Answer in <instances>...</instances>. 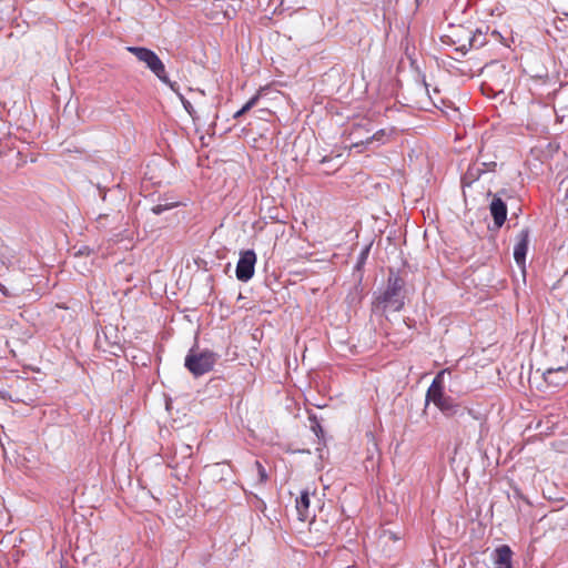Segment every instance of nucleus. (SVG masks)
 Segmentation results:
<instances>
[{
	"label": "nucleus",
	"instance_id": "nucleus-1",
	"mask_svg": "<svg viewBox=\"0 0 568 568\" xmlns=\"http://www.w3.org/2000/svg\"><path fill=\"white\" fill-rule=\"evenodd\" d=\"M404 286L405 281L399 275L392 273L388 276L385 291L381 293L374 302L375 310L382 312H399L405 304Z\"/></svg>",
	"mask_w": 568,
	"mask_h": 568
},
{
	"label": "nucleus",
	"instance_id": "nucleus-2",
	"mask_svg": "<svg viewBox=\"0 0 568 568\" xmlns=\"http://www.w3.org/2000/svg\"><path fill=\"white\" fill-rule=\"evenodd\" d=\"M219 359V355L210 349L199 351L192 347L185 356L184 366L194 376L210 373Z\"/></svg>",
	"mask_w": 568,
	"mask_h": 568
},
{
	"label": "nucleus",
	"instance_id": "nucleus-3",
	"mask_svg": "<svg viewBox=\"0 0 568 568\" xmlns=\"http://www.w3.org/2000/svg\"><path fill=\"white\" fill-rule=\"evenodd\" d=\"M129 52L134 54L136 59L145 64V67L164 84H168L172 90H175V82H171L165 65L158 57V54L144 47H128Z\"/></svg>",
	"mask_w": 568,
	"mask_h": 568
},
{
	"label": "nucleus",
	"instance_id": "nucleus-4",
	"mask_svg": "<svg viewBox=\"0 0 568 568\" xmlns=\"http://www.w3.org/2000/svg\"><path fill=\"white\" fill-rule=\"evenodd\" d=\"M256 254L253 250L241 252L240 258L236 264V278L241 282L250 281L255 271Z\"/></svg>",
	"mask_w": 568,
	"mask_h": 568
},
{
	"label": "nucleus",
	"instance_id": "nucleus-5",
	"mask_svg": "<svg viewBox=\"0 0 568 568\" xmlns=\"http://www.w3.org/2000/svg\"><path fill=\"white\" fill-rule=\"evenodd\" d=\"M530 239V231L528 227L523 229L517 237H516V244L514 246V258L516 264L519 267H525L526 264V255L528 251V244Z\"/></svg>",
	"mask_w": 568,
	"mask_h": 568
},
{
	"label": "nucleus",
	"instance_id": "nucleus-6",
	"mask_svg": "<svg viewBox=\"0 0 568 568\" xmlns=\"http://www.w3.org/2000/svg\"><path fill=\"white\" fill-rule=\"evenodd\" d=\"M545 382L555 387L561 386L568 382V365L558 367H548L544 371Z\"/></svg>",
	"mask_w": 568,
	"mask_h": 568
},
{
	"label": "nucleus",
	"instance_id": "nucleus-7",
	"mask_svg": "<svg viewBox=\"0 0 568 568\" xmlns=\"http://www.w3.org/2000/svg\"><path fill=\"white\" fill-rule=\"evenodd\" d=\"M513 550L507 545L497 547L491 554L494 568H513Z\"/></svg>",
	"mask_w": 568,
	"mask_h": 568
},
{
	"label": "nucleus",
	"instance_id": "nucleus-8",
	"mask_svg": "<svg viewBox=\"0 0 568 568\" xmlns=\"http://www.w3.org/2000/svg\"><path fill=\"white\" fill-rule=\"evenodd\" d=\"M295 509L297 518L301 521H306L310 518H314L315 514L311 511V494L308 490H303L300 497L295 500Z\"/></svg>",
	"mask_w": 568,
	"mask_h": 568
},
{
	"label": "nucleus",
	"instance_id": "nucleus-9",
	"mask_svg": "<svg viewBox=\"0 0 568 568\" xmlns=\"http://www.w3.org/2000/svg\"><path fill=\"white\" fill-rule=\"evenodd\" d=\"M490 214L494 219L495 226L501 227L507 217V205L500 196L494 195L489 205Z\"/></svg>",
	"mask_w": 568,
	"mask_h": 568
},
{
	"label": "nucleus",
	"instance_id": "nucleus-10",
	"mask_svg": "<svg viewBox=\"0 0 568 568\" xmlns=\"http://www.w3.org/2000/svg\"><path fill=\"white\" fill-rule=\"evenodd\" d=\"M438 409L446 416L453 417L457 415L464 414V408L460 406L456 399L453 397L445 395L436 405Z\"/></svg>",
	"mask_w": 568,
	"mask_h": 568
},
{
	"label": "nucleus",
	"instance_id": "nucleus-11",
	"mask_svg": "<svg viewBox=\"0 0 568 568\" xmlns=\"http://www.w3.org/2000/svg\"><path fill=\"white\" fill-rule=\"evenodd\" d=\"M483 173H485V170L480 168L479 163H474L465 173L464 181L467 183H473L477 181Z\"/></svg>",
	"mask_w": 568,
	"mask_h": 568
},
{
	"label": "nucleus",
	"instance_id": "nucleus-12",
	"mask_svg": "<svg viewBox=\"0 0 568 568\" xmlns=\"http://www.w3.org/2000/svg\"><path fill=\"white\" fill-rule=\"evenodd\" d=\"M390 133L392 132H388L385 129L378 130L371 138H368L365 141V143L366 144H372V143L376 142L377 145L385 144L389 140Z\"/></svg>",
	"mask_w": 568,
	"mask_h": 568
},
{
	"label": "nucleus",
	"instance_id": "nucleus-13",
	"mask_svg": "<svg viewBox=\"0 0 568 568\" xmlns=\"http://www.w3.org/2000/svg\"><path fill=\"white\" fill-rule=\"evenodd\" d=\"M444 396V387L429 386L426 393V402H433L437 405Z\"/></svg>",
	"mask_w": 568,
	"mask_h": 568
},
{
	"label": "nucleus",
	"instance_id": "nucleus-14",
	"mask_svg": "<svg viewBox=\"0 0 568 568\" xmlns=\"http://www.w3.org/2000/svg\"><path fill=\"white\" fill-rule=\"evenodd\" d=\"M486 43V36L481 30L477 29L475 32H471L469 37V48L479 49Z\"/></svg>",
	"mask_w": 568,
	"mask_h": 568
},
{
	"label": "nucleus",
	"instance_id": "nucleus-15",
	"mask_svg": "<svg viewBox=\"0 0 568 568\" xmlns=\"http://www.w3.org/2000/svg\"><path fill=\"white\" fill-rule=\"evenodd\" d=\"M173 91H174V92H176V94H178V97H179V99H180V101H181V103H182L183 108L185 109V111H186V112L192 116V119H193V120H195V119H196V118H195V113H196V112H195V110H194V108H193L192 103H191L187 99H185V98H184V95H183L182 93H180V92L178 91V88H176V87H175V90H173Z\"/></svg>",
	"mask_w": 568,
	"mask_h": 568
},
{
	"label": "nucleus",
	"instance_id": "nucleus-16",
	"mask_svg": "<svg viewBox=\"0 0 568 568\" xmlns=\"http://www.w3.org/2000/svg\"><path fill=\"white\" fill-rule=\"evenodd\" d=\"M445 374H450V372L448 369H442L436 376L435 378L433 379L430 386H436V387H444V376Z\"/></svg>",
	"mask_w": 568,
	"mask_h": 568
},
{
	"label": "nucleus",
	"instance_id": "nucleus-17",
	"mask_svg": "<svg viewBox=\"0 0 568 568\" xmlns=\"http://www.w3.org/2000/svg\"><path fill=\"white\" fill-rule=\"evenodd\" d=\"M254 465L257 469L260 483L261 484L265 483L267 480V473H266L264 466L258 460H255Z\"/></svg>",
	"mask_w": 568,
	"mask_h": 568
},
{
	"label": "nucleus",
	"instance_id": "nucleus-18",
	"mask_svg": "<svg viewBox=\"0 0 568 568\" xmlns=\"http://www.w3.org/2000/svg\"><path fill=\"white\" fill-rule=\"evenodd\" d=\"M173 206H174V204H173V203H169V204H158V205H154V206L152 207V210H151V211H152L155 215H160V214H162L164 211L170 210V209H172Z\"/></svg>",
	"mask_w": 568,
	"mask_h": 568
},
{
	"label": "nucleus",
	"instance_id": "nucleus-19",
	"mask_svg": "<svg viewBox=\"0 0 568 568\" xmlns=\"http://www.w3.org/2000/svg\"><path fill=\"white\" fill-rule=\"evenodd\" d=\"M258 95L255 94L254 97H252L241 109H242V112L246 113L247 111H250L253 106L256 105L257 101H258Z\"/></svg>",
	"mask_w": 568,
	"mask_h": 568
},
{
	"label": "nucleus",
	"instance_id": "nucleus-20",
	"mask_svg": "<svg viewBox=\"0 0 568 568\" xmlns=\"http://www.w3.org/2000/svg\"><path fill=\"white\" fill-rule=\"evenodd\" d=\"M480 168H483L485 170V172H488V171H495L496 166H497V163L496 162H481L479 163Z\"/></svg>",
	"mask_w": 568,
	"mask_h": 568
},
{
	"label": "nucleus",
	"instance_id": "nucleus-21",
	"mask_svg": "<svg viewBox=\"0 0 568 568\" xmlns=\"http://www.w3.org/2000/svg\"><path fill=\"white\" fill-rule=\"evenodd\" d=\"M369 251V246L365 247V250L361 253L359 262H364Z\"/></svg>",
	"mask_w": 568,
	"mask_h": 568
},
{
	"label": "nucleus",
	"instance_id": "nucleus-22",
	"mask_svg": "<svg viewBox=\"0 0 568 568\" xmlns=\"http://www.w3.org/2000/svg\"><path fill=\"white\" fill-rule=\"evenodd\" d=\"M0 292L4 295V296H11V294L9 293V291L7 290V287L0 283Z\"/></svg>",
	"mask_w": 568,
	"mask_h": 568
},
{
	"label": "nucleus",
	"instance_id": "nucleus-23",
	"mask_svg": "<svg viewBox=\"0 0 568 568\" xmlns=\"http://www.w3.org/2000/svg\"><path fill=\"white\" fill-rule=\"evenodd\" d=\"M89 253H90V248L88 246H84V247L80 248L77 254L84 255V254H89Z\"/></svg>",
	"mask_w": 568,
	"mask_h": 568
},
{
	"label": "nucleus",
	"instance_id": "nucleus-24",
	"mask_svg": "<svg viewBox=\"0 0 568 568\" xmlns=\"http://www.w3.org/2000/svg\"><path fill=\"white\" fill-rule=\"evenodd\" d=\"M384 537H388L389 539H393V540H398V538L396 537V535H394L393 532L390 531H385L384 532Z\"/></svg>",
	"mask_w": 568,
	"mask_h": 568
},
{
	"label": "nucleus",
	"instance_id": "nucleus-25",
	"mask_svg": "<svg viewBox=\"0 0 568 568\" xmlns=\"http://www.w3.org/2000/svg\"><path fill=\"white\" fill-rule=\"evenodd\" d=\"M106 219V215L105 214H100L98 217H97V222L103 226V220Z\"/></svg>",
	"mask_w": 568,
	"mask_h": 568
},
{
	"label": "nucleus",
	"instance_id": "nucleus-26",
	"mask_svg": "<svg viewBox=\"0 0 568 568\" xmlns=\"http://www.w3.org/2000/svg\"><path fill=\"white\" fill-rule=\"evenodd\" d=\"M243 114H245L244 112H242V109H240L239 111H236L234 113V119H239L240 116H242Z\"/></svg>",
	"mask_w": 568,
	"mask_h": 568
},
{
	"label": "nucleus",
	"instance_id": "nucleus-27",
	"mask_svg": "<svg viewBox=\"0 0 568 568\" xmlns=\"http://www.w3.org/2000/svg\"><path fill=\"white\" fill-rule=\"evenodd\" d=\"M332 158L329 156H323L322 160L320 161L322 164H325L326 162L331 161Z\"/></svg>",
	"mask_w": 568,
	"mask_h": 568
},
{
	"label": "nucleus",
	"instance_id": "nucleus-28",
	"mask_svg": "<svg viewBox=\"0 0 568 568\" xmlns=\"http://www.w3.org/2000/svg\"><path fill=\"white\" fill-rule=\"evenodd\" d=\"M185 450L187 452L189 455L192 454V448L190 446H185Z\"/></svg>",
	"mask_w": 568,
	"mask_h": 568
}]
</instances>
